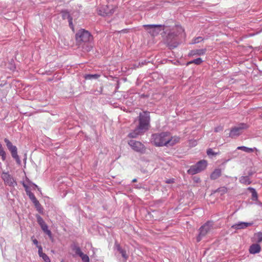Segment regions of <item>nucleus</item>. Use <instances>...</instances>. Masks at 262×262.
<instances>
[{"label":"nucleus","instance_id":"obj_35","mask_svg":"<svg viewBox=\"0 0 262 262\" xmlns=\"http://www.w3.org/2000/svg\"><path fill=\"white\" fill-rule=\"evenodd\" d=\"M257 242L261 243L262 242V232H259L257 235Z\"/></svg>","mask_w":262,"mask_h":262},{"label":"nucleus","instance_id":"obj_6","mask_svg":"<svg viewBox=\"0 0 262 262\" xmlns=\"http://www.w3.org/2000/svg\"><path fill=\"white\" fill-rule=\"evenodd\" d=\"M4 141L8 149L10 151L12 158L15 160L17 164H20L21 161L17 154V148L16 146L13 145L12 143L7 138H5Z\"/></svg>","mask_w":262,"mask_h":262},{"label":"nucleus","instance_id":"obj_27","mask_svg":"<svg viewBox=\"0 0 262 262\" xmlns=\"http://www.w3.org/2000/svg\"><path fill=\"white\" fill-rule=\"evenodd\" d=\"M99 77L98 74H86L84 76L85 79H97Z\"/></svg>","mask_w":262,"mask_h":262},{"label":"nucleus","instance_id":"obj_31","mask_svg":"<svg viewBox=\"0 0 262 262\" xmlns=\"http://www.w3.org/2000/svg\"><path fill=\"white\" fill-rule=\"evenodd\" d=\"M82 260L83 261V262H89L90 261V259H89V256L86 255V254H84L83 253L79 256Z\"/></svg>","mask_w":262,"mask_h":262},{"label":"nucleus","instance_id":"obj_23","mask_svg":"<svg viewBox=\"0 0 262 262\" xmlns=\"http://www.w3.org/2000/svg\"><path fill=\"white\" fill-rule=\"evenodd\" d=\"M34 205L36 209V210L40 213H42L43 212V208L41 207V205L39 203V201H37L35 203H34Z\"/></svg>","mask_w":262,"mask_h":262},{"label":"nucleus","instance_id":"obj_33","mask_svg":"<svg viewBox=\"0 0 262 262\" xmlns=\"http://www.w3.org/2000/svg\"><path fill=\"white\" fill-rule=\"evenodd\" d=\"M41 257H42L45 262H51L50 259L46 254H42V256Z\"/></svg>","mask_w":262,"mask_h":262},{"label":"nucleus","instance_id":"obj_40","mask_svg":"<svg viewBox=\"0 0 262 262\" xmlns=\"http://www.w3.org/2000/svg\"><path fill=\"white\" fill-rule=\"evenodd\" d=\"M223 130V127L222 126H218L215 128L214 131L215 132H219Z\"/></svg>","mask_w":262,"mask_h":262},{"label":"nucleus","instance_id":"obj_13","mask_svg":"<svg viewBox=\"0 0 262 262\" xmlns=\"http://www.w3.org/2000/svg\"><path fill=\"white\" fill-rule=\"evenodd\" d=\"M144 131L141 129L138 126L132 132L128 134V137L132 138H137L138 136L143 134Z\"/></svg>","mask_w":262,"mask_h":262},{"label":"nucleus","instance_id":"obj_30","mask_svg":"<svg viewBox=\"0 0 262 262\" xmlns=\"http://www.w3.org/2000/svg\"><path fill=\"white\" fill-rule=\"evenodd\" d=\"M37 221L38 224L40 226L46 224L40 215H36Z\"/></svg>","mask_w":262,"mask_h":262},{"label":"nucleus","instance_id":"obj_4","mask_svg":"<svg viewBox=\"0 0 262 262\" xmlns=\"http://www.w3.org/2000/svg\"><path fill=\"white\" fill-rule=\"evenodd\" d=\"M76 39L78 42H88L93 40V36L89 31L81 29L76 34Z\"/></svg>","mask_w":262,"mask_h":262},{"label":"nucleus","instance_id":"obj_19","mask_svg":"<svg viewBox=\"0 0 262 262\" xmlns=\"http://www.w3.org/2000/svg\"><path fill=\"white\" fill-rule=\"evenodd\" d=\"M239 182L245 185H249L251 183L250 178L248 176H242L239 178Z\"/></svg>","mask_w":262,"mask_h":262},{"label":"nucleus","instance_id":"obj_12","mask_svg":"<svg viewBox=\"0 0 262 262\" xmlns=\"http://www.w3.org/2000/svg\"><path fill=\"white\" fill-rule=\"evenodd\" d=\"M251 225L252 223H250L241 222L233 225L231 226V228L234 229H245Z\"/></svg>","mask_w":262,"mask_h":262},{"label":"nucleus","instance_id":"obj_10","mask_svg":"<svg viewBox=\"0 0 262 262\" xmlns=\"http://www.w3.org/2000/svg\"><path fill=\"white\" fill-rule=\"evenodd\" d=\"M248 127V126L246 124L241 123L231 129L229 134V137L234 138L238 136L243 133L244 129H245Z\"/></svg>","mask_w":262,"mask_h":262},{"label":"nucleus","instance_id":"obj_26","mask_svg":"<svg viewBox=\"0 0 262 262\" xmlns=\"http://www.w3.org/2000/svg\"><path fill=\"white\" fill-rule=\"evenodd\" d=\"M27 194L29 196L30 199L32 201L33 204L38 201L34 194L30 191L27 193Z\"/></svg>","mask_w":262,"mask_h":262},{"label":"nucleus","instance_id":"obj_22","mask_svg":"<svg viewBox=\"0 0 262 262\" xmlns=\"http://www.w3.org/2000/svg\"><path fill=\"white\" fill-rule=\"evenodd\" d=\"M0 156L2 157V160L4 161L6 159V153L4 150L2 145L0 143Z\"/></svg>","mask_w":262,"mask_h":262},{"label":"nucleus","instance_id":"obj_41","mask_svg":"<svg viewBox=\"0 0 262 262\" xmlns=\"http://www.w3.org/2000/svg\"><path fill=\"white\" fill-rule=\"evenodd\" d=\"M165 182L167 184H171L174 182V179H169L166 180Z\"/></svg>","mask_w":262,"mask_h":262},{"label":"nucleus","instance_id":"obj_45","mask_svg":"<svg viewBox=\"0 0 262 262\" xmlns=\"http://www.w3.org/2000/svg\"><path fill=\"white\" fill-rule=\"evenodd\" d=\"M31 184H32V185L34 187H35V188H37V187H38V186H37L36 184H34V183H32Z\"/></svg>","mask_w":262,"mask_h":262},{"label":"nucleus","instance_id":"obj_46","mask_svg":"<svg viewBox=\"0 0 262 262\" xmlns=\"http://www.w3.org/2000/svg\"><path fill=\"white\" fill-rule=\"evenodd\" d=\"M137 182V179H134L133 180H132V182L134 183V182Z\"/></svg>","mask_w":262,"mask_h":262},{"label":"nucleus","instance_id":"obj_3","mask_svg":"<svg viewBox=\"0 0 262 262\" xmlns=\"http://www.w3.org/2000/svg\"><path fill=\"white\" fill-rule=\"evenodd\" d=\"M207 162L206 160H202L199 161L196 164L191 166L187 170L188 173L193 175L204 170L207 167Z\"/></svg>","mask_w":262,"mask_h":262},{"label":"nucleus","instance_id":"obj_1","mask_svg":"<svg viewBox=\"0 0 262 262\" xmlns=\"http://www.w3.org/2000/svg\"><path fill=\"white\" fill-rule=\"evenodd\" d=\"M179 141V137H171L167 132L153 134L151 138V142L156 146H172L178 143Z\"/></svg>","mask_w":262,"mask_h":262},{"label":"nucleus","instance_id":"obj_37","mask_svg":"<svg viewBox=\"0 0 262 262\" xmlns=\"http://www.w3.org/2000/svg\"><path fill=\"white\" fill-rule=\"evenodd\" d=\"M202 40H203V38L202 37H198L194 39L193 43H196L201 42Z\"/></svg>","mask_w":262,"mask_h":262},{"label":"nucleus","instance_id":"obj_21","mask_svg":"<svg viewBox=\"0 0 262 262\" xmlns=\"http://www.w3.org/2000/svg\"><path fill=\"white\" fill-rule=\"evenodd\" d=\"M41 229L46 233L49 236H52V233L50 230L48 229V225L45 224L43 225L40 226Z\"/></svg>","mask_w":262,"mask_h":262},{"label":"nucleus","instance_id":"obj_8","mask_svg":"<svg viewBox=\"0 0 262 262\" xmlns=\"http://www.w3.org/2000/svg\"><path fill=\"white\" fill-rule=\"evenodd\" d=\"M143 27L152 36H157L161 31L162 25H144Z\"/></svg>","mask_w":262,"mask_h":262},{"label":"nucleus","instance_id":"obj_9","mask_svg":"<svg viewBox=\"0 0 262 262\" xmlns=\"http://www.w3.org/2000/svg\"><path fill=\"white\" fill-rule=\"evenodd\" d=\"M1 178L6 185L14 187L17 185V183L14 178L9 172L3 171Z\"/></svg>","mask_w":262,"mask_h":262},{"label":"nucleus","instance_id":"obj_47","mask_svg":"<svg viewBox=\"0 0 262 262\" xmlns=\"http://www.w3.org/2000/svg\"><path fill=\"white\" fill-rule=\"evenodd\" d=\"M199 178H197V179H196L195 181V182H198V181H199Z\"/></svg>","mask_w":262,"mask_h":262},{"label":"nucleus","instance_id":"obj_36","mask_svg":"<svg viewBox=\"0 0 262 262\" xmlns=\"http://www.w3.org/2000/svg\"><path fill=\"white\" fill-rule=\"evenodd\" d=\"M37 248L38 249V254L40 257H41L42 254H45V253L42 252V248L41 246H37Z\"/></svg>","mask_w":262,"mask_h":262},{"label":"nucleus","instance_id":"obj_43","mask_svg":"<svg viewBox=\"0 0 262 262\" xmlns=\"http://www.w3.org/2000/svg\"><path fill=\"white\" fill-rule=\"evenodd\" d=\"M134 188H137V189H140V188H142V187L141 186V185L137 184V185H134Z\"/></svg>","mask_w":262,"mask_h":262},{"label":"nucleus","instance_id":"obj_18","mask_svg":"<svg viewBox=\"0 0 262 262\" xmlns=\"http://www.w3.org/2000/svg\"><path fill=\"white\" fill-rule=\"evenodd\" d=\"M237 149L242 150L246 152L250 153L253 152L255 150H256V148H249L246 146H238L237 147Z\"/></svg>","mask_w":262,"mask_h":262},{"label":"nucleus","instance_id":"obj_38","mask_svg":"<svg viewBox=\"0 0 262 262\" xmlns=\"http://www.w3.org/2000/svg\"><path fill=\"white\" fill-rule=\"evenodd\" d=\"M177 31L179 32V34L181 33H183L184 32V30L181 27H177Z\"/></svg>","mask_w":262,"mask_h":262},{"label":"nucleus","instance_id":"obj_15","mask_svg":"<svg viewBox=\"0 0 262 262\" xmlns=\"http://www.w3.org/2000/svg\"><path fill=\"white\" fill-rule=\"evenodd\" d=\"M115 247L126 260L128 257V255L126 253V251L123 250L117 243H115Z\"/></svg>","mask_w":262,"mask_h":262},{"label":"nucleus","instance_id":"obj_11","mask_svg":"<svg viewBox=\"0 0 262 262\" xmlns=\"http://www.w3.org/2000/svg\"><path fill=\"white\" fill-rule=\"evenodd\" d=\"M178 35L174 32H171L167 36L166 42L170 48H174L178 46V42L176 38Z\"/></svg>","mask_w":262,"mask_h":262},{"label":"nucleus","instance_id":"obj_5","mask_svg":"<svg viewBox=\"0 0 262 262\" xmlns=\"http://www.w3.org/2000/svg\"><path fill=\"white\" fill-rule=\"evenodd\" d=\"M213 222H208L202 226L199 229V234L196 237L197 242H199L207 234H208L213 228Z\"/></svg>","mask_w":262,"mask_h":262},{"label":"nucleus","instance_id":"obj_2","mask_svg":"<svg viewBox=\"0 0 262 262\" xmlns=\"http://www.w3.org/2000/svg\"><path fill=\"white\" fill-rule=\"evenodd\" d=\"M150 117L149 113L147 112H144L141 113L139 116V124L138 126L143 129L144 132L148 128L149 124Z\"/></svg>","mask_w":262,"mask_h":262},{"label":"nucleus","instance_id":"obj_16","mask_svg":"<svg viewBox=\"0 0 262 262\" xmlns=\"http://www.w3.org/2000/svg\"><path fill=\"white\" fill-rule=\"evenodd\" d=\"M206 49H196L193 50L191 51V54L192 55H203L206 52Z\"/></svg>","mask_w":262,"mask_h":262},{"label":"nucleus","instance_id":"obj_42","mask_svg":"<svg viewBox=\"0 0 262 262\" xmlns=\"http://www.w3.org/2000/svg\"><path fill=\"white\" fill-rule=\"evenodd\" d=\"M68 21L69 23V26H70V27L72 28L73 27V23H72V18L68 19Z\"/></svg>","mask_w":262,"mask_h":262},{"label":"nucleus","instance_id":"obj_7","mask_svg":"<svg viewBox=\"0 0 262 262\" xmlns=\"http://www.w3.org/2000/svg\"><path fill=\"white\" fill-rule=\"evenodd\" d=\"M128 144L134 151L141 154L145 152L146 147L141 142L131 140L128 142Z\"/></svg>","mask_w":262,"mask_h":262},{"label":"nucleus","instance_id":"obj_39","mask_svg":"<svg viewBox=\"0 0 262 262\" xmlns=\"http://www.w3.org/2000/svg\"><path fill=\"white\" fill-rule=\"evenodd\" d=\"M23 185L25 189L26 193H28V192L30 191V190H29L28 186L25 183H23Z\"/></svg>","mask_w":262,"mask_h":262},{"label":"nucleus","instance_id":"obj_25","mask_svg":"<svg viewBox=\"0 0 262 262\" xmlns=\"http://www.w3.org/2000/svg\"><path fill=\"white\" fill-rule=\"evenodd\" d=\"M62 14V17L63 19H69L70 18H72L70 14H69V12H68L66 10L62 11L61 12Z\"/></svg>","mask_w":262,"mask_h":262},{"label":"nucleus","instance_id":"obj_17","mask_svg":"<svg viewBox=\"0 0 262 262\" xmlns=\"http://www.w3.org/2000/svg\"><path fill=\"white\" fill-rule=\"evenodd\" d=\"M221 173L222 171L221 169H215L211 174L210 178L212 180H215L221 176Z\"/></svg>","mask_w":262,"mask_h":262},{"label":"nucleus","instance_id":"obj_14","mask_svg":"<svg viewBox=\"0 0 262 262\" xmlns=\"http://www.w3.org/2000/svg\"><path fill=\"white\" fill-rule=\"evenodd\" d=\"M261 247L257 244H252L249 248V252L251 254L258 253L260 251Z\"/></svg>","mask_w":262,"mask_h":262},{"label":"nucleus","instance_id":"obj_24","mask_svg":"<svg viewBox=\"0 0 262 262\" xmlns=\"http://www.w3.org/2000/svg\"><path fill=\"white\" fill-rule=\"evenodd\" d=\"M248 189L250 191V192L252 193V198L253 200L257 199V192L255 189L252 187H248Z\"/></svg>","mask_w":262,"mask_h":262},{"label":"nucleus","instance_id":"obj_44","mask_svg":"<svg viewBox=\"0 0 262 262\" xmlns=\"http://www.w3.org/2000/svg\"><path fill=\"white\" fill-rule=\"evenodd\" d=\"M32 241H33V244H34V245H36L37 246H38V241H37V240L36 239H33L32 240Z\"/></svg>","mask_w":262,"mask_h":262},{"label":"nucleus","instance_id":"obj_32","mask_svg":"<svg viewBox=\"0 0 262 262\" xmlns=\"http://www.w3.org/2000/svg\"><path fill=\"white\" fill-rule=\"evenodd\" d=\"M102 10H105V8L102 7L101 9L99 10V14L100 15L105 16L107 15L108 14V12L106 11H104L103 12H102Z\"/></svg>","mask_w":262,"mask_h":262},{"label":"nucleus","instance_id":"obj_34","mask_svg":"<svg viewBox=\"0 0 262 262\" xmlns=\"http://www.w3.org/2000/svg\"><path fill=\"white\" fill-rule=\"evenodd\" d=\"M207 154L208 156H215L217 155V153L214 152L211 148H209L207 150Z\"/></svg>","mask_w":262,"mask_h":262},{"label":"nucleus","instance_id":"obj_20","mask_svg":"<svg viewBox=\"0 0 262 262\" xmlns=\"http://www.w3.org/2000/svg\"><path fill=\"white\" fill-rule=\"evenodd\" d=\"M203 62V60L201 58H198L196 59H193L192 60H191L190 61H188L187 63V66H189L190 64L194 63L196 65H200Z\"/></svg>","mask_w":262,"mask_h":262},{"label":"nucleus","instance_id":"obj_29","mask_svg":"<svg viewBox=\"0 0 262 262\" xmlns=\"http://www.w3.org/2000/svg\"><path fill=\"white\" fill-rule=\"evenodd\" d=\"M72 249H73V250L75 251L76 254H77L79 256L81 255L83 253V252L81 251L80 248L78 246H74Z\"/></svg>","mask_w":262,"mask_h":262},{"label":"nucleus","instance_id":"obj_28","mask_svg":"<svg viewBox=\"0 0 262 262\" xmlns=\"http://www.w3.org/2000/svg\"><path fill=\"white\" fill-rule=\"evenodd\" d=\"M219 192L221 195H223L227 192V188L225 187H220L215 190V192Z\"/></svg>","mask_w":262,"mask_h":262}]
</instances>
